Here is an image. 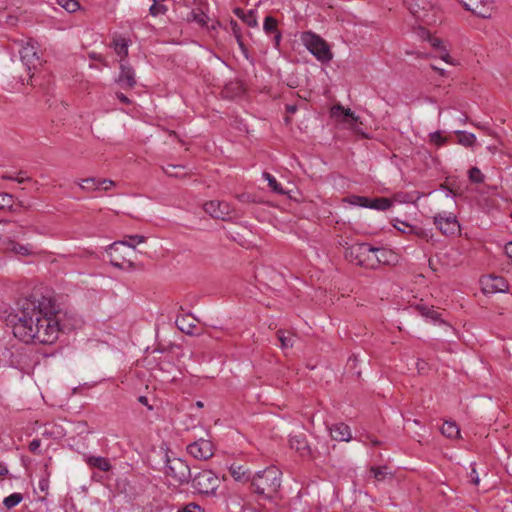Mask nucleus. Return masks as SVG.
I'll return each instance as SVG.
<instances>
[{
  "instance_id": "obj_8",
  "label": "nucleus",
  "mask_w": 512,
  "mask_h": 512,
  "mask_svg": "<svg viewBox=\"0 0 512 512\" xmlns=\"http://www.w3.org/2000/svg\"><path fill=\"white\" fill-rule=\"evenodd\" d=\"M373 256L372 246L368 243H357L345 250V258L356 265L368 267Z\"/></svg>"
},
{
  "instance_id": "obj_14",
  "label": "nucleus",
  "mask_w": 512,
  "mask_h": 512,
  "mask_svg": "<svg viewBox=\"0 0 512 512\" xmlns=\"http://www.w3.org/2000/svg\"><path fill=\"white\" fill-rule=\"evenodd\" d=\"M329 431L332 439L336 441L348 442L352 438L349 426L342 422L333 424Z\"/></svg>"
},
{
  "instance_id": "obj_33",
  "label": "nucleus",
  "mask_w": 512,
  "mask_h": 512,
  "mask_svg": "<svg viewBox=\"0 0 512 512\" xmlns=\"http://www.w3.org/2000/svg\"><path fill=\"white\" fill-rule=\"evenodd\" d=\"M114 48L121 59H125L128 56V44L124 39L114 41Z\"/></svg>"
},
{
  "instance_id": "obj_36",
  "label": "nucleus",
  "mask_w": 512,
  "mask_h": 512,
  "mask_svg": "<svg viewBox=\"0 0 512 512\" xmlns=\"http://www.w3.org/2000/svg\"><path fill=\"white\" fill-rule=\"evenodd\" d=\"M57 4L69 13L77 11L80 7V4L77 0H57Z\"/></svg>"
},
{
  "instance_id": "obj_52",
  "label": "nucleus",
  "mask_w": 512,
  "mask_h": 512,
  "mask_svg": "<svg viewBox=\"0 0 512 512\" xmlns=\"http://www.w3.org/2000/svg\"><path fill=\"white\" fill-rule=\"evenodd\" d=\"M230 89H235L236 94H239V93H241V92H242V86H241L240 84H238V83H235V84H232V83H231L230 85H227V86L225 87L224 92H225L226 94H228V93H229V91H230Z\"/></svg>"
},
{
  "instance_id": "obj_61",
  "label": "nucleus",
  "mask_w": 512,
  "mask_h": 512,
  "mask_svg": "<svg viewBox=\"0 0 512 512\" xmlns=\"http://www.w3.org/2000/svg\"><path fill=\"white\" fill-rule=\"evenodd\" d=\"M286 111L289 112V113H294L297 111V107L296 105H287L286 106Z\"/></svg>"
},
{
  "instance_id": "obj_7",
  "label": "nucleus",
  "mask_w": 512,
  "mask_h": 512,
  "mask_svg": "<svg viewBox=\"0 0 512 512\" xmlns=\"http://www.w3.org/2000/svg\"><path fill=\"white\" fill-rule=\"evenodd\" d=\"M35 44L36 43L30 39L24 46H22L21 50L19 51L21 63L27 71V82L32 78V72L41 66V59L38 55Z\"/></svg>"
},
{
  "instance_id": "obj_30",
  "label": "nucleus",
  "mask_w": 512,
  "mask_h": 512,
  "mask_svg": "<svg viewBox=\"0 0 512 512\" xmlns=\"http://www.w3.org/2000/svg\"><path fill=\"white\" fill-rule=\"evenodd\" d=\"M263 177L267 180L268 186L271 190L279 195L286 194V191L282 188V186L277 182L276 178L268 172L263 173Z\"/></svg>"
},
{
  "instance_id": "obj_39",
  "label": "nucleus",
  "mask_w": 512,
  "mask_h": 512,
  "mask_svg": "<svg viewBox=\"0 0 512 512\" xmlns=\"http://www.w3.org/2000/svg\"><path fill=\"white\" fill-rule=\"evenodd\" d=\"M491 286L492 292H504L507 289V283L502 277H494Z\"/></svg>"
},
{
  "instance_id": "obj_26",
  "label": "nucleus",
  "mask_w": 512,
  "mask_h": 512,
  "mask_svg": "<svg viewBox=\"0 0 512 512\" xmlns=\"http://www.w3.org/2000/svg\"><path fill=\"white\" fill-rule=\"evenodd\" d=\"M163 171L168 176L175 178L184 177L188 174L184 165L168 164L166 167H163Z\"/></svg>"
},
{
  "instance_id": "obj_22",
  "label": "nucleus",
  "mask_w": 512,
  "mask_h": 512,
  "mask_svg": "<svg viewBox=\"0 0 512 512\" xmlns=\"http://www.w3.org/2000/svg\"><path fill=\"white\" fill-rule=\"evenodd\" d=\"M400 225H394V227L404 234H414L420 238H426L427 233L424 229L412 226L406 222H399Z\"/></svg>"
},
{
  "instance_id": "obj_57",
  "label": "nucleus",
  "mask_w": 512,
  "mask_h": 512,
  "mask_svg": "<svg viewBox=\"0 0 512 512\" xmlns=\"http://www.w3.org/2000/svg\"><path fill=\"white\" fill-rule=\"evenodd\" d=\"M505 253L509 258L512 259V241L506 244Z\"/></svg>"
},
{
  "instance_id": "obj_55",
  "label": "nucleus",
  "mask_w": 512,
  "mask_h": 512,
  "mask_svg": "<svg viewBox=\"0 0 512 512\" xmlns=\"http://www.w3.org/2000/svg\"><path fill=\"white\" fill-rule=\"evenodd\" d=\"M439 57L446 63H452L449 53L444 48L440 49Z\"/></svg>"
},
{
  "instance_id": "obj_5",
  "label": "nucleus",
  "mask_w": 512,
  "mask_h": 512,
  "mask_svg": "<svg viewBox=\"0 0 512 512\" xmlns=\"http://www.w3.org/2000/svg\"><path fill=\"white\" fill-rule=\"evenodd\" d=\"M303 45L317 58V60L327 63L333 58L327 42L314 32L306 31L301 34Z\"/></svg>"
},
{
  "instance_id": "obj_24",
  "label": "nucleus",
  "mask_w": 512,
  "mask_h": 512,
  "mask_svg": "<svg viewBox=\"0 0 512 512\" xmlns=\"http://www.w3.org/2000/svg\"><path fill=\"white\" fill-rule=\"evenodd\" d=\"M332 111V114L336 117L343 115L344 116V120H347L349 119L351 123H357L358 120H359V117L355 115V113L353 111H351V109L349 108H344L343 106L341 105H335L333 106V108L331 109Z\"/></svg>"
},
{
  "instance_id": "obj_64",
  "label": "nucleus",
  "mask_w": 512,
  "mask_h": 512,
  "mask_svg": "<svg viewBox=\"0 0 512 512\" xmlns=\"http://www.w3.org/2000/svg\"><path fill=\"white\" fill-rule=\"evenodd\" d=\"M24 230H23V227L20 226L19 227V231H14V236H18V235H24Z\"/></svg>"
},
{
  "instance_id": "obj_17",
  "label": "nucleus",
  "mask_w": 512,
  "mask_h": 512,
  "mask_svg": "<svg viewBox=\"0 0 512 512\" xmlns=\"http://www.w3.org/2000/svg\"><path fill=\"white\" fill-rule=\"evenodd\" d=\"M373 256L371 261L369 262V268H375L378 264H389V256H391V252L384 248H376L373 247Z\"/></svg>"
},
{
  "instance_id": "obj_9",
  "label": "nucleus",
  "mask_w": 512,
  "mask_h": 512,
  "mask_svg": "<svg viewBox=\"0 0 512 512\" xmlns=\"http://www.w3.org/2000/svg\"><path fill=\"white\" fill-rule=\"evenodd\" d=\"M433 219L436 227L446 236L456 235L460 231V224L452 213H438Z\"/></svg>"
},
{
  "instance_id": "obj_45",
  "label": "nucleus",
  "mask_w": 512,
  "mask_h": 512,
  "mask_svg": "<svg viewBox=\"0 0 512 512\" xmlns=\"http://www.w3.org/2000/svg\"><path fill=\"white\" fill-rule=\"evenodd\" d=\"M114 186H116V182H114L113 180L100 179V182H98L97 188H99V190L108 191Z\"/></svg>"
},
{
  "instance_id": "obj_2",
  "label": "nucleus",
  "mask_w": 512,
  "mask_h": 512,
  "mask_svg": "<svg viewBox=\"0 0 512 512\" xmlns=\"http://www.w3.org/2000/svg\"><path fill=\"white\" fill-rule=\"evenodd\" d=\"M281 475V471L275 466L256 472L251 478L253 492L264 499H272L281 487Z\"/></svg>"
},
{
  "instance_id": "obj_31",
  "label": "nucleus",
  "mask_w": 512,
  "mask_h": 512,
  "mask_svg": "<svg viewBox=\"0 0 512 512\" xmlns=\"http://www.w3.org/2000/svg\"><path fill=\"white\" fill-rule=\"evenodd\" d=\"M23 500V495L21 493L15 492L11 495L7 496L3 500V505L7 509H12L20 504Z\"/></svg>"
},
{
  "instance_id": "obj_60",
  "label": "nucleus",
  "mask_w": 512,
  "mask_h": 512,
  "mask_svg": "<svg viewBox=\"0 0 512 512\" xmlns=\"http://www.w3.org/2000/svg\"><path fill=\"white\" fill-rule=\"evenodd\" d=\"M111 264L114 266V267H117V268H124V262H118L117 260L115 259H111Z\"/></svg>"
},
{
  "instance_id": "obj_12",
  "label": "nucleus",
  "mask_w": 512,
  "mask_h": 512,
  "mask_svg": "<svg viewBox=\"0 0 512 512\" xmlns=\"http://www.w3.org/2000/svg\"><path fill=\"white\" fill-rule=\"evenodd\" d=\"M115 82L123 89H133L136 85L135 71L133 67L125 60H120V73Z\"/></svg>"
},
{
  "instance_id": "obj_10",
  "label": "nucleus",
  "mask_w": 512,
  "mask_h": 512,
  "mask_svg": "<svg viewBox=\"0 0 512 512\" xmlns=\"http://www.w3.org/2000/svg\"><path fill=\"white\" fill-rule=\"evenodd\" d=\"M459 2L466 10L484 19L490 18L494 10L492 0H459Z\"/></svg>"
},
{
  "instance_id": "obj_3",
  "label": "nucleus",
  "mask_w": 512,
  "mask_h": 512,
  "mask_svg": "<svg viewBox=\"0 0 512 512\" xmlns=\"http://www.w3.org/2000/svg\"><path fill=\"white\" fill-rule=\"evenodd\" d=\"M405 5L412 16L425 25L439 21V8L434 0H405Z\"/></svg>"
},
{
  "instance_id": "obj_43",
  "label": "nucleus",
  "mask_w": 512,
  "mask_h": 512,
  "mask_svg": "<svg viewBox=\"0 0 512 512\" xmlns=\"http://www.w3.org/2000/svg\"><path fill=\"white\" fill-rule=\"evenodd\" d=\"M185 317H183L181 320L177 319V325L179 327V329L187 334H193V329L196 328L195 325L193 324H186L185 325Z\"/></svg>"
},
{
  "instance_id": "obj_25",
  "label": "nucleus",
  "mask_w": 512,
  "mask_h": 512,
  "mask_svg": "<svg viewBox=\"0 0 512 512\" xmlns=\"http://www.w3.org/2000/svg\"><path fill=\"white\" fill-rule=\"evenodd\" d=\"M230 473L236 481H251L252 475L248 470H244L242 466H231Z\"/></svg>"
},
{
  "instance_id": "obj_58",
  "label": "nucleus",
  "mask_w": 512,
  "mask_h": 512,
  "mask_svg": "<svg viewBox=\"0 0 512 512\" xmlns=\"http://www.w3.org/2000/svg\"><path fill=\"white\" fill-rule=\"evenodd\" d=\"M8 468L5 463L0 462V476H6L8 474Z\"/></svg>"
},
{
  "instance_id": "obj_11",
  "label": "nucleus",
  "mask_w": 512,
  "mask_h": 512,
  "mask_svg": "<svg viewBox=\"0 0 512 512\" xmlns=\"http://www.w3.org/2000/svg\"><path fill=\"white\" fill-rule=\"evenodd\" d=\"M187 452L198 460H207L213 456V444L206 439H199L187 446Z\"/></svg>"
},
{
  "instance_id": "obj_4",
  "label": "nucleus",
  "mask_w": 512,
  "mask_h": 512,
  "mask_svg": "<svg viewBox=\"0 0 512 512\" xmlns=\"http://www.w3.org/2000/svg\"><path fill=\"white\" fill-rule=\"evenodd\" d=\"M192 488L201 495L216 496L221 484L220 478L211 470H202L190 479Z\"/></svg>"
},
{
  "instance_id": "obj_16",
  "label": "nucleus",
  "mask_w": 512,
  "mask_h": 512,
  "mask_svg": "<svg viewBox=\"0 0 512 512\" xmlns=\"http://www.w3.org/2000/svg\"><path fill=\"white\" fill-rule=\"evenodd\" d=\"M289 443L290 447L299 452L302 456L311 455V449L303 434L291 436Z\"/></svg>"
},
{
  "instance_id": "obj_47",
  "label": "nucleus",
  "mask_w": 512,
  "mask_h": 512,
  "mask_svg": "<svg viewBox=\"0 0 512 512\" xmlns=\"http://www.w3.org/2000/svg\"><path fill=\"white\" fill-rule=\"evenodd\" d=\"M430 141L440 146L445 142V139L442 137L439 131H436L430 134Z\"/></svg>"
},
{
  "instance_id": "obj_59",
  "label": "nucleus",
  "mask_w": 512,
  "mask_h": 512,
  "mask_svg": "<svg viewBox=\"0 0 512 512\" xmlns=\"http://www.w3.org/2000/svg\"><path fill=\"white\" fill-rule=\"evenodd\" d=\"M15 178H16V174H9V173H6V174H3V175H2V179H4V180H11V181H15Z\"/></svg>"
},
{
  "instance_id": "obj_13",
  "label": "nucleus",
  "mask_w": 512,
  "mask_h": 512,
  "mask_svg": "<svg viewBox=\"0 0 512 512\" xmlns=\"http://www.w3.org/2000/svg\"><path fill=\"white\" fill-rule=\"evenodd\" d=\"M204 210L215 219L226 220L231 213V206L224 201L212 200L204 204Z\"/></svg>"
},
{
  "instance_id": "obj_46",
  "label": "nucleus",
  "mask_w": 512,
  "mask_h": 512,
  "mask_svg": "<svg viewBox=\"0 0 512 512\" xmlns=\"http://www.w3.org/2000/svg\"><path fill=\"white\" fill-rule=\"evenodd\" d=\"M230 28H231V31H232L236 41H240L242 34H241V28H240L239 24L235 20H231Z\"/></svg>"
},
{
  "instance_id": "obj_42",
  "label": "nucleus",
  "mask_w": 512,
  "mask_h": 512,
  "mask_svg": "<svg viewBox=\"0 0 512 512\" xmlns=\"http://www.w3.org/2000/svg\"><path fill=\"white\" fill-rule=\"evenodd\" d=\"M167 12V7L165 5H158V3L153 2V4L149 8V13L151 16H158L159 14H165Z\"/></svg>"
},
{
  "instance_id": "obj_6",
  "label": "nucleus",
  "mask_w": 512,
  "mask_h": 512,
  "mask_svg": "<svg viewBox=\"0 0 512 512\" xmlns=\"http://www.w3.org/2000/svg\"><path fill=\"white\" fill-rule=\"evenodd\" d=\"M165 474L179 485L189 483L192 476L190 466L181 458H167Z\"/></svg>"
},
{
  "instance_id": "obj_35",
  "label": "nucleus",
  "mask_w": 512,
  "mask_h": 512,
  "mask_svg": "<svg viewBox=\"0 0 512 512\" xmlns=\"http://www.w3.org/2000/svg\"><path fill=\"white\" fill-rule=\"evenodd\" d=\"M343 201L347 202L353 206H359V207L365 208L366 203H367V197L359 196V195H350V196L346 197Z\"/></svg>"
},
{
  "instance_id": "obj_15",
  "label": "nucleus",
  "mask_w": 512,
  "mask_h": 512,
  "mask_svg": "<svg viewBox=\"0 0 512 512\" xmlns=\"http://www.w3.org/2000/svg\"><path fill=\"white\" fill-rule=\"evenodd\" d=\"M84 460L90 468L108 472L112 469V465L108 458L102 456L85 455Z\"/></svg>"
},
{
  "instance_id": "obj_1",
  "label": "nucleus",
  "mask_w": 512,
  "mask_h": 512,
  "mask_svg": "<svg viewBox=\"0 0 512 512\" xmlns=\"http://www.w3.org/2000/svg\"><path fill=\"white\" fill-rule=\"evenodd\" d=\"M7 325L19 340L40 344L54 343L61 332L59 311L51 298L36 294L18 301L7 317Z\"/></svg>"
},
{
  "instance_id": "obj_21",
  "label": "nucleus",
  "mask_w": 512,
  "mask_h": 512,
  "mask_svg": "<svg viewBox=\"0 0 512 512\" xmlns=\"http://www.w3.org/2000/svg\"><path fill=\"white\" fill-rule=\"evenodd\" d=\"M263 29L267 34H274L275 42L278 45L281 40V33L277 29V20L273 16L265 18Z\"/></svg>"
},
{
  "instance_id": "obj_18",
  "label": "nucleus",
  "mask_w": 512,
  "mask_h": 512,
  "mask_svg": "<svg viewBox=\"0 0 512 512\" xmlns=\"http://www.w3.org/2000/svg\"><path fill=\"white\" fill-rule=\"evenodd\" d=\"M393 205L392 200L385 197L369 198L367 197V203L365 208L375 209L379 211H385Z\"/></svg>"
},
{
  "instance_id": "obj_28",
  "label": "nucleus",
  "mask_w": 512,
  "mask_h": 512,
  "mask_svg": "<svg viewBox=\"0 0 512 512\" xmlns=\"http://www.w3.org/2000/svg\"><path fill=\"white\" fill-rule=\"evenodd\" d=\"M6 248H7V250L12 251L15 254H19V255H23V256H28L32 253L31 248L28 245H22L14 240H9L7 242Z\"/></svg>"
},
{
  "instance_id": "obj_23",
  "label": "nucleus",
  "mask_w": 512,
  "mask_h": 512,
  "mask_svg": "<svg viewBox=\"0 0 512 512\" xmlns=\"http://www.w3.org/2000/svg\"><path fill=\"white\" fill-rule=\"evenodd\" d=\"M145 240H146V237H144L142 235H129V236H126L125 240H123V241L114 242L111 245V249L116 251L118 249L119 245H126V246L134 249L136 247V244L143 243V242H145Z\"/></svg>"
},
{
  "instance_id": "obj_63",
  "label": "nucleus",
  "mask_w": 512,
  "mask_h": 512,
  "mask_svg": "<svg viewBox=\"0 0 512 512\" xmlns=\"http://www.w3.org/2000/svg\"><path fill=\"white\" fill-rule=\"evenodd\" d=\"M431 68L433 70H435V71H438L441 75H444V70L443 69H441V68H439V67H437V66H435L433 64L431 65Z\"/></svg>"
},
{
  "instance_id": "obj_20",
  "label": "nucleus",
  "mask_w": 512,
  "mask_h": 512,
  "mask_svg": "<svg viewBox=\"0 0 512 512\" xmlns=\"http://www.w3.org/2000/svg\"><path fill=\"white\" fill-rule=\"evenodd\" d=\"M415 308L421 316L427 319H431L433 322H444L441 319V314L438 311H436L433 307H428L424 304H421L417 305Z\"/></svg>"
},
{
  "instance_id": "obj_44",
  "label": "nucleus",
  "mask_w": 512,
  "mask_h": 512,
  "mask_svg": "<svg viewBox=\"0 0 512 512\" xmlns=\"http://www.w3.org/2000/svg\"><path fill=\"white\" fill-rule=\"evenodd\" d=\"M178 512H204V509L197 503L191 502V503H188L187 505H185Z\"/></svg>"
},
{
  "instance_id": "obj_50",
  "label": "nucleus",
  "mask_w": 512,
  "mask_h": 512,
  "mask_svg": "<svg viewBox=\"0 0 512 512\" xmlns=\"http://www.w3.org/2000/svg\"><path fill=\"white\" fill-rule=\"evenodd\" d=\"M237 199L240 201V202H244V203H250V202H253L254 201V198L251 194L249 193H242V194H239L237 195Z\"/></svg>"
},
{
  "instance_id": "obj_56",
  "label": "nucleus",
  "mask_w": 512,
  "mask_h": 512,
  "mask_svg": "<svg viewBox=\"0 0 512 512\" xmlns=\"http://www.w3.org/2000/svg\"><path fill=\"white\" fill-rule=\"evenodd\" d=\"M138 401H139L141 404H143V405L147 406L149 410H152V409H153V407H152V406H150V405L148 404V399H147V397H146V396H139V397H138Z\"/></svg>"
},
{
  "instance_id": "obj_37",
  "label": "nucleus",
  "mask_w": 512,
  "mask_h": 512,
  "mask_svg": "<svg viewBox=\"0 0 512 512\" xmlns=\"http://www.w3.org/2000/svg\"><path fill=\"white\" fill-rule=\"evenodd\" d=\"M419 35H420L422 38H427V39L430 41L431 45H432L434 48H436V49H442V47H441V44H442L441 40H440V39H438V38H432V37L430 36L429 31H428V30H426L425 28L421 27V26L419 27Z\"/></svg>"
},
{
  "instance_id": "obj_38",
  "label": "nucleus",
  "mask_w": 512,
  "mask_h": 512,
  "mask_svg": "<svg viewBox=\"0 0 512 512\" xmlns=\"http://www.w3.org/2000/svg\"><path fill=\"white\" fill-rule=\"evenodd\" d=\"M468 177H469V180L472 183H477L478 184V183H482L484 181V175L480 171V169H478L477 167H472L468 171Z\"/></svg>"
},
{
  "instance_id": "obj_40",
  "label": "nucleus",
  "mask_w": 512,
  "mask_h": 512,
  "mask_svg": "<svg viewBox=\"0 0 512 512\" xmlns=\"http://www.w3.org/2000/svg\"><path fill=\"white\" fill-rule=\"evenodd\" d=\"M14 203L13 196L8 193H0V209H10Z\"/></svg>"
},
{
  "instance_id": "obj_32",
  "label": "nucleus",
  "mask_w": 512,
  "mask_h": 512,
  "mask_svg": "<svg viewBox=\"0 0 512 512\" xmlns=\"http://www.w3.org/2000/svg\"><path fill=\"white\" fill-rule=\"evenodd\" d=\"M370 471L377 481H384L387 476L393 477V474L388 471L387 466L372 467Z\"/></svg>"
},
{
  "instance_id": "obj_62",
  "label": "nucleus",
  "mask_w": 512,
  "mask_h": 512,
  "mask_svg": "<svg viewBox=\"0 0 512 512\" xmlns=\"http://www.w3.org/2000/svg\"><path fill=\"white\" fill-rule=\"evenodd\" d=\"M237 43H238V45H239V47H240L241 51H243L244 53H246L247 48H246V46H245V44H244V42H243V40H242V37L240 38V41H237Z\"/></svg>"
},
{
  "instance_id": "obj_41",
  "label": "nucleus",
  "mask_w": 512,
  "mask_h": 512,
  "mask_svg": "<svg viewBox=\"0 0 512 512\" xmlns=\"http://www.w3.org/2000/svg\"><path fill=\"white\" fill-rule=\"evenodd\" d=\"M277 337L281 343L282 348H289L293 346V340L292 337L286 336L285 332L283 330L277 331Z\"/></svg>"
},
{
  "instance_id": "obj_51",
  "label": "nucleus",
  "mask_w": 512,
  "mask_h": 512,
  "mask_svg": "<svg viewBox=\"0 0 512 512\" xmlns=\"http://www.w3.org/2000/svg\"><path fill=\"white\" fill-rule=\"evenodd\" d=\"M88 424L85 421L78 422L76 425V429L79 433H91L90 430L87 429Z\"/></svg>"
},
{
  "instance_id": "obj_19",
  "label": "nucleus",
  "mask_w": 512,
  "mask_h": 512,
  "mask_svg": "<svg viewBox=\"0 0 512 512\" xmlns=\"http://www.w3.org/2000/svg\"><path fill=\"white\" fill-rule=\"evenodd\" d=\"M234 14L249 27H256L258 25L255 10L244 11L242 8H235Z\"/></svg>"
},
{
  "instance_id": "obj_54",
  "label": "nucleus",
  "mask_w": 512,
  "mask_h": 512,
  "mask_svg": "<svg viewBox=\"0 0 512 512\" xmlns=\"http://www.w3.org/2000/svg\"><path fill=\"white\" fill-rule=\"evenodd\" d=\"M116 97H117V99H118L121 103H123V104H125V105H128V104H130V103H131V100H130V99H129L125 94H123L122 92H117V93H116Z\"/></svg>"
},
{
  "instance_id": "obj_27",
  "label": "nucleus",
  "mask_w": 512,
  "mask_h": 512,
  "mask_svg": "<svg viewBox=\"0 0 512 512\" xmlns=\"http://www.w3.org/2000/svg\"><path fill=\"white\" fill-rule=\"evenodd\" d=\"M441 433L448 438H457L460 435V429L455 422L446 421L441 427Z\"/></svg>"
},
{
  "instance_id": "obj_48",
  "label": "nucleus",
  "mask_w": 512,
  "mask_h": 512,
  "mask_svg": "<svg viewBox=\"0 0 512 512\" xmlns=\"http://www.w3.org/2000/svg\"><path fill=\"white\" fill-rule=\"evenodd\" d=\"M15 181L19 184H23L25 182H30L32 181V179L26 175V172L24 171H19L18 173H16V178H15Z\"/></svg>"
},
{
  "instance_id": "obj_49",
  "label": "nucleus",
  "mask_w": 512,
  "mask_h": 512,
  "mask_svg": "<svg viewBox=\"0 0 512 512\" xmlns=\"http://www.w3.org/2000/svg\"><path fill=\"white\" fill-rule=\"evenodd\" d=\"M41 445V441L39 439H33L29 444V451L36 454L38 453V449Z\"/></svg>"
},
{
  "instance_id": "obj_29",
  "label": "nucleus",
  "mask_w": 512,
  "mask_h": 512,
  "mask_svg": "<svg viewBox=\"0 0 512 512\" xmlns=\"http://www.w3.org/2000/svg\"><path fill=\"white\" fill-rule=\"evenodd\" d=\"M455 133L459 137L458 142L463 146L472 147L476 143V136L473 133L460 130Z\"/></svg>"
},
{
  "instance_id": "obj_53",
  "label": "nucleus",
  "mask_w": 512,
  "mask_h": 512,
  "mask_svg": "<svg viewBox=\"0 0 512 512\" xmlns=\"http://www.w3.org/2000/svg\"><path fill=\"white\" fill-rule=\"evenodd\" d=\"M471 483L474 485H478L480 482L478 473L476 472L475 467H472L471 473H470Z\"/></svg>"
},
{
  "instance_id": "obj_34",
  "label": "nucleus",
  "mask_w": 512,
  "mask_h": 512,
  "mask_svg": "<svg viewBox=\"0 0 512 512\" xmlns=\"http://www.w3.org/2000/svg\"><path fill=\"white\" fill-rule=\"evenodd\" d=\"M98 182H100V179H98V178H94V177L86 178L83 180V184H81L80 187L84 191L92 192L95 190H99V188H97Z\"/></svg>"
}]
</instances>
